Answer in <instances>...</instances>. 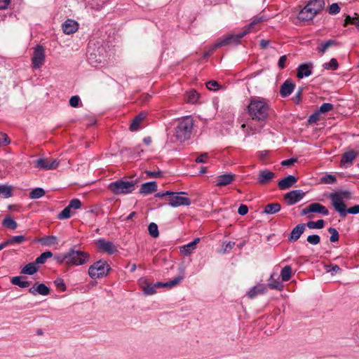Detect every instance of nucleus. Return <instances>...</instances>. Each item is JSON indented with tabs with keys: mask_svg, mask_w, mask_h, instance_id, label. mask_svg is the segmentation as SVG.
Returning <instances> with one entry per match:
<instances>
[{
	"mask_svg": "<svg viewBox=\"0 0 359 359\" xmlns=\"http://www.w3.org/2000/svg\"><path fill=\"white\" fill-rule=\"evenodd\" d=\"M199 241H200V238H196L193 241L181 247L180 252L184 256H187V255H191L192 253L193 250H194L196 248V245L199 243Z\"/></svg>",
	"mask_w": 359,
	"mask_h": 359,
	"instance_id": "nucleus-22",
	"label": "nucleus"
},
{
	"mask_svg": "<svg viewBox=\"0 0 359 359\" xmlns=\"http://www.w3.org/2000/svg\"><path fill=\"white\" fill-rule=\"evenodd\" d=\"M135 184L130 181L117 180L109 184V189L115 194H126L134 190Z\"/></svg>",
	"mask_w": 359,
	"mask_h": 359,
	"instance_id": "nucleus-6",
	"label": "nucleus"
},
{
	"mask_svg": "<svg viewBox=\"0 0 359 359\" xmlns=\"http://www.w3.org/2000/svg\"><path fill=\"white\" fill-rule=\"evenodd\" d=\"M182 194H186L185 192H172L168 199V204L174 208L185 205L188 206L191 204L190 198L181 196Z\"/></svg>",
	"mask_w": 359,
	"mask_h": 359,
	"instance_id": "nucleus-9",
	"label": "nucleus"
},
{
	"mask_svg": "<svg viewBox=\"0 0 359 359\" xmlns=\"http://www.w3.org/2000/svg\"><path fill=\"white\" fill-rule=\"evenodd\" d=\"M79 29V24L74 20L68 19L62 24V30L66 34H72Z\"/></svg>",
	"mask_w": 359,
	"mask_h": 359,
	"instance_id": "nucleus-19",
	"label": "nucleus"
},
{
	"mask_svg": "<svg viewBox=\"0 0 359 359\" xmlns=\"http://www.w3.org/2000/svg\"><path fill=\"white\" fill-rule=\"evenodd\" d=\"M45 50L42 46L37 45L34 48L32 65L34 69H39L44 63Z\"/></svg>",
	"mask_w": 359,
	"mask_h": 359,
	"instance_id": "nucleus-8",
	"label": "nucleus"
},
{
	"mask_svg": "<svg viewBox=\"0 0 359 359\" xmlns=\"http://www.w3.org/2000/svg\"><path fill=\"white\" fill-rule=\"evenodd\" d=\"M305 196L302 190H293L285 194L284 199L288 205H292L301 201Z\"/></svg>",
	"mask_w": 359,
	"mask_h": 359,
	"instance_id": "nucleus-11",
	"label": "nucleus"
},
{
	"mask_svg": "<svg viewBox=\"0 0 359 359\" xmlns=\"http://www.w3.org/2000/svg\"><path fill=\"white\" fill-rule=\"evenodd\" d=\"M68 206H69V208H70L71 210H76L81 208V202L78 198H74L72 201H70Z\"/></svg>",
	"mask_w": 359,
	"mask_h": 359,
	"instance_id": "nucleus-50",
	"label": "nucleus"
},
{
	"mask_svg": "<svg viewBox=\"0 0 359 359\" xmlns=\"http://www.w3.org/2000/svg\"><path fill=\"white\" fill-rule=\"evenodd\" d=\"M275 177L274 172L268 170H260L257 180L261 184H264L271 181Z\"/></svg>",
	"mask_w": 359,
	"mask_h": 359,
	"instance_id": "nucleus-21",
	"label": "nucleus"
},
{
	"mask_svg": "<svg viewBox=\"0 0 359 359\" xmlns=\"http://www.w3.org/2000/svg\"><path fill=\"white\" fill-rule=\"evenodd\" d=\"M45 195V191L43 189L37 187L32 190L29 193V198L32 199H37Z\"/></svg>",
	"mask_w": 359,
	"mask_h": 359,
	"instance_id": "nucleus-41",
	"label": "nucleus"
},
{
	"mask_svg": "<svg viewBox=\"0 0 359 359\" xmlns=\"http://www.w3.org/2000/svg\"><path fill=\"white\" fill-rule=\"evenodd\" d=\"M72 214V210L67 205L58 214L57 218L59 219H67L71 217Z\"/></svg>",
	"mask_w": 359,
	"mask_h": 359,
	"instance_id": "nucleus-47",
	"label": "nucleus"
},
{
	"mask_svg": "<svg viewBox=\"0 0 359 359\" xmlns=\"http://www.w3.org/2000/svg\"><path fill=\"white\" fill-rule=\"evenodd\" d=\"M312 68L311 63L301 64L297 68V76L299 79L309 76L312 74Z\"/></svg>",
	"mask_w": 359,
	"mask_h": 359,
	"instance_id": "nucleus-17",
	"label": "nucleus"
},
{
	"mask_svg": "<svg viewBox=\"0 0 359 359\" xmlns=\"http://www.w3.org/2000/svg\"><path fill=\"white\" fill-rule=\"evenodd\" d=\"M338 45V43L336 40L330 39L326 41L324 43H320L316 48V50L320 54L323 55L325 53V51L332 46H336Z\"/></svg>",
	"mask_w": 359,
	"mask_h": 359,
	"instance_id": "nucleus-29",
	"label": "nucleus"
},
{
	"mask_svg": "<svg viewBox=\"0 0 359 359\" xmlns=\"http://www.w3.org/2000/svg\"><path fill=\"white\" fill-rule=\"evenodd\" d=\"M287 61V55H283L279 58L278 65V67L281 69H284L285 67V62Z\"/></svg>",
	"mask_w": 359,
	"mask_h": 359,
	"instance_id": "nucleus-61",
	"label": "nucleus"
},
{
	"mask_svg": "<svg viewBox=\"0 0 359 359\" xmlns=\"http://www.w3.org/2000/svg\"><path fill=\"white\" fill-rule=\"evenodd\" d=\"M53 256V253L50 251H46L41 254L39 257H38L35 262L37 264H44L48 258H50Z\"/></svg>",
	"mask_w": 359,
	"mask_h": 359,
	"instance_id": "nucleus-43",
	"label": "nucleus"
},
{
	"mask_svg": "<svg viewBox=\"0 0 359 359\" xmlns=\"http://www.w3.org/2000/svg\"><path fill=\"white\" fill-rule=\"evenodd\" d=\"M358 153L354 151H350L343 154L340 164L341 166H344L346 164L351 165L353 160L357 157Z\"/></svg>",
	"mask_w": 359,
	"mask_h": 359,
	"instance_id": "nucleus-26",
	"label": "nucleus"
},
{
	"mask_svg": "<svg viewBox=\"0 0 359 359\" xmlns=\"http://www.w3.org/2000/svg\"><path fill=\"white\" fill-rule=\"evenodd\" d=\"M148 231L150 236L153 238H157L159 236L158 228L156 223L151 222L148 226Z\"/></svg>",
	"mask_w": 359,
	"mask_h": 359,
	"instance_id": "nucleus-46",
	"label": "nucleus"
},
{
	"mask_svg": "<svg viewBox=\"0 0 359 359\" xmlns=\"http://www.w3.org/2000/svg\"><path fill=\"white\" fill-rule=\"evenodd\" d=\"M338 62L335 58H332L329 62H326L323 65V67L325 69L336 70L338 68Z\"/></svg>",
	"mask_w": 359,
	"mask_h": 359,
	"instance_id": "nucleus-48",
	"label": "nucleus"
},
{
	"mask_svg": "<svg viewBox=\"0 0 359 359\" xmlns=\"http://www.w3.org/2000/svg\"><path fill=\"white\" fill-rule=\"evenodd\" d=\"M29 292L33 295L37 294L46 296L50 293V289L43 283H36L32 287L29 288Z\"/></svg>",
	"mask_w": 359,
	"mask_h": 359,
	"instance_id": "nucleus-14",
	"label": "nucleus"
},
{
	"mask_svg": "<svg viewBox=\"0 0 359 359\" xmlns=\"http://www.w3.org/2000/svg\"><path fill=\"white\" fill-rule=\"evenodd\" d=\"M316 15L312 8L307 4L299 13L298 18L302 21H308L312 20Z\"/></svg>",
	"mask_w": 359,
	"mask_h": 359,
	"instance_id": "nucleus-18",
	"label": "nucleus"
},
{
	"mask_svg": "<svg viewBox=\"0 0 359 359\" xmlns=\"http://www.w3.org/2000/svg\"><path fill=\"white\" fill-rule=\"evenodd\" d=\"M234 179V175L232 174H224L219 175L216 180L215 185L217 187H224L231 184Z\"/></svg>",
	"mask_w": 359,
	"mask_h": 359,
	"instance_id": "nucleus-23",
	"label": "nucleus"
},
{
	"mask_svg": "<svg viewBox=\"0 0 359 359\" xmlns=\"http://www.w3.org/2000/svg\"><path fill=\"white\" fill-rule=\"evenodd\" d=\"M206 87L210 90H215L219 87V84L216 81H210L206 83Z\"/></svg>",
	"mask_w": 359,
	"mask_h": 359,
	"instance_id": "nucleus-58",
	"label": "nucleus"
},
{
	"mask_svg": "<svg viewBox=\"0 0 359 359\" xmlns=\"http://www.w3.org/2000/svg\"><path fill=\"white\" fill-rule=\"evenodd\" d=\"M329 198L337 212L340 211L341 213H344V208H346L344 201L351 198V193L348 190L338 191L330 194Z\"/></svg>",
	"mask_w": 359,
	"mask_h": 359,
	"instance_id": "nucleus-4",
	"label": "nucleus"
},
{
	"mask_svg": "<svg viewBox=\"0 0 359 359\" xmlns=\"http://www.w3.org/2000/svg\"><path fill=\"white\" fill-rule=\"evenodd\" d=\"M247 34V29L244 28L243 31L237 34H229L224 38H221L216 42V47H222L229 45H238L241 40Z\"/></svg>",
	"mask_w": 359,
	"mask_h": 359,
	"instance_id": "nucleus-7",
	"label": "nucleus"
},
{
	"mask_svg": "<svg viewBox=\"0 0 359 359\" xmlns=\"http://www.w3.org/2000/svg\"><path fill=\"white\" fill-rule=\"evenodd\" d=\"M2 225L8 229L14 230L17 228V222L10 216H6L2 221Z\"/></svg>",
	"mask_w": 359,
	"mask_h": 359,
	"instance_id": "nucleus-36",
	"label": "nucleus"
},
{
	"mask_svg": "<svg viewBox=\"0 0 359 359\" xmlns=\"http://www.w3.org/2000/svg\"><path fill=\"white\" fill-rule=\"evenodd\" d=\"M269 106L262 99H252L248 104V114L253 120L264 121L269 116Z\"/></svg>",
	"mask_w": 359,
	"mask_h": 359,
	"instance_id": "nucleus-1",
	"label": "nucleus"
},
{
	"mask_svg": "<svg viewBox=\"0 0 359 359\" xmlns=\"http://www.w3.org/2000/svg\"><path fill=\"white\" fill-rule=\"evenodd\" d=\"M145 116L146 115L144 113H141L136 116L130 126V130H137L140 128V124L144 119Z\"/></svg>",
	"mask_w": 359,
	"mask_h": 359,
	"instance_id": "nucleus-34",
	"label": "nucleus"
},
{
	"mask_svg": "<svg viewBox=\"0 0 359 359\" xmlns=\"http://www.w3.org/2000/svg\"><path fill=\"white\" fill-rule=\"evenodd\" d=\"M328 232L331 234L330 237V242L335 243L339 241V235L336 229L333 227H330L328 229Z\"/></svg>",
	"mask_w": 359,
	"mask_h": 359,
	"instance_id": "nucleus-49",
	"label": "nucleus"
},
{
	"mask_svg": "<svg viewBox=\"0 0 359 359\" xmlns=\"http://www.w3.org/2000/svg\"><path fill=\"white\" fill-rule=\"evenodd\" d=\"M324 225H325V222L323 219H318L316 222L311 221V222H307V224H306V226L311 229H323L324 227Z\"/></svg>",
	"mask_w": 359,
	"mask_h": 359,
	"instance_id": "nucleus-45",
	"label": "nucleus"
},
{
	"mask_svg": "<svg viewBox=\"0 0 359 359\" xmlns=\"http://www.w3.org/2000/svg\"><path fill=\"white\" fill-rule=\"evenodd\" d=\"M25 241V238L22 235L13 236L5 241L6 245H12L14 243H22Z\"/></svg>",
	"mask_w": 359,
	"mask_h": 359,
	"instance_id": "nucleus-42",
	"label": "nucleus"
},
{
	"mask_svg": "<svg viewBox=\"0 0 359 359\" xmlns=\"http://www.w3.org/2000/svg\"><path fill=\"white\" fill-rule=\"evenodd\" d=\"M344 213H341L340 211L337 212L339 215V216L342 218H344L346 217L347 213L352 214V215H356L359 213V205H354L353 207H351L349 208H344Z\"/></svg>",
	"mask_w": 359,
	"mask_h": 359,
	"instance_id": "nucleus-40",
	"label": "nucleus"
},
{
	"mask_svg": "<svg viewBox=\"0 0 359 359\" xmlns=\"http://www.w3.org/2000/svg\"><path fill=\"white\" fill-rule=\"evenodd\" d=\"M303 88H299L298 90L297 91L296 94L293 96L292 100L294 103L299 104L301 99H302V95Z\"/></svg>",
	"mask_w": 359,
	"mask_h": 359,
	"instance_id": "nucleus-59",
	"label": "nucleus"
},
{
	"mask_svg": "<svg viewBox=\"0 0 359 359\" xmlns=\"http://www.w3.org/2000/svg\"><path fill=\"white\" fill-rule=\"evenodd\" d=\"M183 277L182 276H177L173 278L172 280L165 283V287H172L179 283L182 280Z\"/></svg>",
	"mask_w": 359,
	"mask_h": 359,
	"instance_id": "nucleus-51",
	"label": "nucleus"
},
{
	"mask_svg": "<svg viewBox=\"0 0 359 359\" xmlns=\"http://www.w3.org/2000/svg\"><path fill=\"white\" fill-rule=\"evenodd\" d=\"M308 4L316 15L320 13L325 6L324 0H311Z\"/></svg>",
	"mask_w": 359,
	"mask_h": 359,
	"instance_id": "nucleus-30",
	"label": "nucleus"
},
{
	"mask_svg": "<svg viewBox=\"0 0 359 359\" xmlns=\"http://www.w3.org/2000/svg\"><path fill=\"white\" fill-rule=\"evenodd\" d=\"M351 24L354 25L359 29V15L355 13L354 17L347 15L344 21V26Z\"/></svg>",
	"mask_w": 359,
	"mask_h": 359,
	"instance_id": "nucleus-39",
	"label": "nucleus"
},
{
	"mask_svg": "<svg viewBox=\"0 0 359 359\" xmlns=\"http://www.w3.org/2000/svg\"><path fill=\"white\" fill-rule=\"evenodd\" d=\"M97 245L100 250L109 255H113L117 252V248L112 242L103 238L97 240Z\"/></svg>",
	"mask_w": 359,
	"mask_h": 359,
	"instance_id": "nucleus-12",
	"label": "nucleus"
},
{
	"mask_svg": "<svg viewBox=\"0 0 359 359\" xmlns=\"http://www.w3.org/2000/svg\"><path fill=\"white\" fill-rule=\"evenodd\" d=\"M305 230V224H300L297 225L291 231L290 241H297Z\"/></svg>",
	"mask_w": 359,
	"mask_h": 359,
	"instance_id": "nucleus-25",
	"label": "nucleus"
},
{
	"mask_svg": "<svg viewBox=\"0 0 359 359\" xmlns=\"http://www.w3.org/2000/svg\"><path fill=\"white\" fill-rule=\"evenodd\" d=\"M297 182V178L294 175H288L278 182V187L281 190H285L291 187Z\"/></svg>",
	"mask_w": 359,
	"mask_h": 359,
	"instance_id": "nucleus-20",
	"label": "nucleus"
},
{
	"mask_svg": "<svg viewBox=\"0 0 359 359\" xmlns=\"http://www.w3.org/2000/svg\"><path fill=\"white\" fill-rule=\"evenodd\" d=\"M11 283L13 285H18L20 287L25 288L29 286L30 283L29 281L25 280L22 276H15L11 279Z\"/></svg>",
	"mask_w": 359,
	"mask_h": 359,
	"instance_id": "nucleus-35",
	"label": "nucleus"
},
{
	"mask_svg": "<svg viewBox=\"0 0 359 359\" xmlns=\"http://www.w3.org/2000/svg\"><path fill=\"white\" fill-rule=\"evenodd\" d=\"M157 189V184L156 182H146L142 184L140 193L143 194H149L156 191Z\"/></svg>",
	"mask_w": 359,
	"mask_h": 359,
	"instance_id": "nucleus-27",
	"label": "nucleus"
},
{
	"mask_svg": "<svg viewBox=\"0 0 359 359\" xmlns=\"http://www.w3.org/2000/svg\"><path fill=\"white\" fill-rule=\"evenodd\" d=\"M138 283L146 295H153L156 293L154 285L149 283L148 280L145 278H141L138 280Z\"/></svg>",
	"mask_w": 359,
	"mask_h": 359,
	"instance_id": "nucleus-15",
	"label": "nucleus"
},
{
	"mask_svg": "<svg viewBox=\"0 0 359 359\" xmlns=\"http://www.w3.org/2000/svg\"><path fill=\"white\" fill-rule=\"evenodd\" d=\"M194 126V121L191 116H185L180 119L175 128V136L182 142L191 137Z\"/></svg>",
	"mask_w": 359,
	"mask_h": 359,
	"instance_id": "nucleus-2",
	"label": "nucleus"
},
{
	"mask_svg": "<svg viewBox=\"0 0 359 359\" xmlns=\"http://www.w3.org/2000/svg\"><path fill=\"white\" fill-rule=\"evenodd\" d=\"M311 213H319L324 216H327L329 215V211L327 208L318 203H313L309 205V210Z\"/></svg>",
	"mask_w": 359,
	"mask_h": 359,
	"instance_id": "nucleus-24",
	"label": "nucleus"
},
{
	"mask_svg": "<svg viewBox=\"0 0 359 359\" xmlns=\"http://www.w3.org/2000/svg\"><path fill=\"white\" fill-rule=\"evenodd\" d=\"M266 20V18L262 14H259L258 15L253 17L250 20V22L248 24V33L260 29L263 22Z\"/></svg>",
	"mask_w": 359,
	"mask_h": 359,
	"instance_id": "nucleus-13",
	"label": "nucleus"
},
{
	"mask_svg": "<svg viewBox=\"0 0 359 359\" xmlns=\"http://www.w3.org/2000/svg\"><path fill=\"white\" fill-rule=\"evenodd\" d=\"M12 196V188L11 186L0 184V196L7 198Z\"/></svg>",
	"mask_w": 359,
	"mask_h": 359,
	"instance_id": "nucleus-38",
	"label": "nucleus"
},
{
	"mask_svg": "<svg viewBox=\"0 0 359 359\" xmlns=\"http://www.w3.org/2000/svg\"><path fill=\"white\" fill-rule=\"evenodd\" d=\"M295 88L294 83L292 80H286L280 86V94L281 97H286L291 95Z\"/></svg>",
	"mask_w": 359,
	"mask_h": 359,
	"instance_id": "nucleus-16",
	"label": "nucleus"
},
{
	"mask_svg": "<svg viewBox=\"0 0 359 359\" xmlns=\"http://www.w3.org/2000/svg\"><path fill=\"white\" fill-rule=\"evenodd\" d=\"M334 109V106L331 103H323L319 109V111L322 114L328 112Z\"/></svg>",
	"mask_w": 359,
	"mask_h": 359,
	"instance_id": "nucleus-53",
	"label": "nucleus"
},
{
	"mask_svg": "<svg viewBox=\"0 0 359 359\" xmlns=\"http://www.w3.org/2000/svg\"><path fill=\"white\" fill-rule=\"evenodd\" d=\"M198 98V94L196 90H191L187 94V101L190 103H194Z\"/></svg>",
	"mask_w": 359,
	"mask_h": 359,
	"instance_id": "nucleus-52",
	"label": "nucleus"
},
{
	"mask_svg": "<svg viewBox=\"0 0 359 359\" xmlns=\"http://www.w3.org/2000/svg\"><path fill=\"white\" fill-rule=\"evenodd\" d=\"M306 240L311 245H318L320 242V236L316 234L309 236Z\"/></svg>",
	"mask_w": 359,
	"mask_h": 359,
	"instance_id": "nucleus-54",
	"label": "nucleus"
},
{
	"mask_svg": "<svg viewBox=\"0 0 359 359\" xmlns=\"http://www.w3.org/2000/svg\"><path fill=\"white\" fill-rule=\"evenodd\" d=\"M208 158V154L206 153L201 154V156H198L195 161L196 163H205Z\"/></svg>",
	"mask_w": 359,
	"mask_h": 359,
	"instance_id": "nucleus-62",
	"label": "nucleus"
},
{
	"mask_svg": "<svg viewBox=\"0 0 359 359\" xmlns=\"http://www.w3.org/2000/svg\"><path fill=\"white\" fill-rule=\"evenodd\" d=\"M55 287L60 290L64 292L66 290V285L64 280L62 278H57L54 281Z\"/></svg>",
	"mask_w": 359,
	"mask_h": 359,
	"instance_id": "nucleus-55",
	"label": "nucleus"
},
{
	"mask_svg": "<svg viewBox=\"0 0 359 359\" xmlns=\"http://www.w3.org/2000/svg\"><path fill=\"white\" fill-rule=\"evenodd\" d=\"M80 100V97L78 95L72 96L69 99V105L72 107H79Z\"/></svg>",
	"mask_w": 359,
	"mask_h": 359,
	"instance_id": "nucleus-57",
	"label": "nucleus"
},
{
	"mask_svg": "<svg viewBox=\"0 0 359 359\" xmlns=\"http://www.w3.org/2000/svg\"><path fill=\"white\" fill-rule=\"evenodd\" d=\"M234 243H232V242H229L226 244H224L222 245V250L224 252H226V251H229L230 250H231L234 245Z\"/></svg>",
	"mask_w": 359,
	"mask_h": 359,
	"instance_id": "nucleus-64",
	"label": "nucleus"
},
{
	"mask_svg": "<svg viewBox=\"0 0 359 359\" xmlns=\"http://www.w3.org/2000/svg\"><path fill=\"white\" fill-rule=\"evenodd\" d=\"M62 258V262L65 261L66 264L81 266L86 264L89 262L90 254L86 252L76 250L71 248L67 252L63 254V257Z\"/></svg>",
	"mask_w": 359,
	"mask_h": 359,
	"instance_id": "nucleus-3",
	"label": "nucleus"
},
{
	"mask_svg": "<svg viewBox=\"0 0 359 359\" xmlns=\"http://www.w3.org/2000/svg\"><path fill=\"white\" fill-rule=\"evenodd\" d=\"M326 271L327 272H330L332 275H334L337 273L341 272V269L337 265H329L326 266Z\"/></svg>",
	"mask_w": 359,
	"mask_h": 359,
	"instance_id": "nucleus-56",
	"label": "nucleus"
},
{
	"mask_svg": "<svg viewBox=\"0 0 359 359\" xmlns=\"http://www.w3.org/2000/svg\"><path fill=\"white\" fill-rule=\"evenodd\" d=\"M281 209V206L278 203L267 204L262 212L263 214L272 215L278 212Z\"/></svg>",
	"mask_w": 359,
	"mask_h": 359,
	"instance_id": "nucleus-31",
	"label": "nucleus"
},
{
	"mask_svg": "<svg viewBox=\"0 0 359 359\" xmlns=\"http://www.w3.org/2000/svg\"><path fill=\"white\" fill-rule=\"evenodd\" d=\"M267 287L264 284H258L256 286L253 287L248 291V297L250 298H253L258 294H264L266 292Z\"/></svg>",
	"mask_w": 359,
	"mask_h": 359,
	"instance_id": "nucleus-28",
	"label": "nucleus"
},
{
	"mask_svg": "<svg viewBox=\"0 0 359 359\" xmlns=\"http://www.w3.org/2000/svg\"><path fill=\"white\" fill-rule=\"evenodd\" d=\"M39 242L42 245L44 246H53L57 245V238L54 236H44L39 239Z\"/></svg>",
	"mask_w": 359,
	"mask_h": 359,
	"instance_id": "nucleus-33",
	"label": "nucleus"
},
{
	"mask_svg": "<svg viewBox=\"0 0 359 359\" xmlns=\"http://www.w3.org/2000/svg\"><path fill=\"white\" fill-rule=\"evenodd\" d=\"M37 265L38 264L36 263V262L26 264L21 269V273L33 275L39 270V266Z\"/></svg>",
	"mask_w": 359,
	"mask_h": 359,
	"instance_id": "nucleus-32",
	"label": "nucleus"
},
{
	"mask_svg": "<svg viewBox=\"0 0 359 359\" xmlns=\"http://www.w3.org/2000/svg\"><path fill=\"white\" fill-rule=\"evenodd\" d=\"M110 271V266L106 261L100 259L88 269V275L91 278L96 279L104 277L108 275Z\"/></svg>",
	"mask_w": 359,
	"mask_h": 359,
	"instance_id": "nucleus-5",
	"label": "nucleus"
},
{
	"mask_svg": "<svg viewBox=\"0 0 359 359\" xmlns=\"http://www.w3.org/2000/svg\"><path fill=\"white\" fill-rule=\"evenodd\" d=\"M34 167L39 170H55L59 165V161L56 159L41 158L34 161Z\"/></svg>",
	"mask_w": 359,
	"mask_h": 359,
	"instance_id": "nucleus-10",
	"label": "nucleus"
},
{
	"mask_svg": "<svg viewBox=\"0 0 359 359\" xmlns=\"http://www.w3.org/2000/svg\"><path fill=\"white\" fill-rule=\"evenodd\" d=\"M340 11V7L339 5L336 3L332 4L329 8V13L330 14H337L339 13Z\"/></svg>",
	"mask_w": 359,
	"mask_h": 359,
	"instance_id": "nucleus-60",
	"label": "nucleus"
},
{
	"mask_svg": "<svg viewBox=\"0 0 359 359\" xmlns=\"http://www.w3.org/2000/svg\"><path fill=\"white\" fill-rule=\"evenodd\" d=\"M292 276V267L289 265L283 268L280 272V276L283 281H287Z\"/></svg>",
	"mask_w": 359,
	"mask_h": 359,
	"instance_id": "nucleus-37",
	"label": "nucleus"
},
{
	"mask_svg": "<svg viewBox=\"0 0 359 359\" xmlns=\"http://www.w3.org/2000/svg\"><path fill=\"white\" fill-rule=\"evenodd\" d=\"M337 182V179L334 175L330 174H326L320 179V182L325 184H332Z\"/></svg>",
	"mask_w": 359,
	"mask_h": 359,
	"instance_id": "nucleus-44",
	"label": "nucleus"
},
{
	"mask_svg": "<svg viewBox=\"0 0 359 359\" xmlns=\"http://www.w3.org/2000/svg\"><path fill=\"white\" fill-rule=\"evenodd\" d=\"M297 161L296 158H290L282 161L281 165L283 166H290Z\"/></svg>",
	"mask_w": 359,
	"mask_h": 359,
	"instance_id": "nucleus-63",
	"label": "nucleus"
}]
</instances>
